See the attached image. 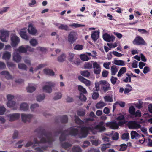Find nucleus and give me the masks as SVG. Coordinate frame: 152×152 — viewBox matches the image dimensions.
<instances>
[{"label":"nucleus","instance_id":"7ed1b4c3","mask_svg":"<svg viewBox=\"0 0 152 152\" xmlns=\"http://www.w3.org/2000/svg\"><path fill=\"white\" fill-rule=\"evenodd\" d=\"M95 129L98 130L99 132H102L106 130V128L104 126V123L101 121L99 122V124L93 127H83L81 128V131L80 134V138H83L86 137L89 131H92L94 129Z\"/></svg>","mask_w":152,"mask_h":152},{"label":"nucleus","instance_id":"6e6552de","mask_svg":"<svg viewBox=\"0 0 152 152\" xmlns=\"http://www.w3.org/2000/svg\"><path fill=\"white\" fill-rule=\"evenodd\" d=\"M77 39V34L74 31L70 32L67 36L68 41L70 44L73 43Z\"/></svg>","mask_w":152,"mask_h":152},{"label":"nucleus","instance_id":"20e7f679","mask_svg":"<svg viewBox=\"0 0 152 152\" xmlns=\"http://www.w3.org/2000/svg\"><path fill=\"white\" fill-rule=\"evenodd\" d=\"M95 84L96 90L97 91L99 90L100 85L101 86V89L105 92L110 90L111 89L110 84L105 80H101L99 82H96L95 83Z\"/></svg>","mask_w":152,"mask_h":152},{"label":"nucleus","instance_id":"a18cd8bd","mask_svg":"<svg viewBox=\"0 0 152 152\" xmlns=\"http://www.w3.org/2000/svg\"><path fill=\"white\" fill-rule=\"evenodd\" d=\"M45 97L44 94L39 95L37 97V100L38 102H40L44 99Z\"/></svg>","mask_w":152,"mask_h":152},{"label":"nucleus","instance_id":"cd10ccee","mask_svg":"<svg viewBox=\"0 0 152 152\" xmlns=\"http://www.w3.org/2000/svg\"><path fill=\"white\" fill-rule=\"evenodd\" d=\"M11 55L10 52L6 51L4 53L2 58L5 60H8L10 59Z\"/></svg>","mask_w":152,"mask_h":152},{"label":"nucleus","instance_id":"9d476101","mask_svg":"<svg viewBox=\"0 0 152 152\" xmlns=\"http://www.w3.org/2000/svg\"><path fill=\"white\" fill-rule=\"evenodd\" d=\"M33 117L31 114L22 113L21 115L22 121L24 123L29 122Z\"/></svg>","mask_w":152,"mask_h":152},{"label":"nucleus","instance_id":"6ab92c4d","mask_svg":"<svg viewBox=\"0 0 152 152\" xmlns=\"http://www.w3.org/2000/svg\"><path fill=\"white\" fill-rule=\"evenodd\" d=\"M103 38L104 40L108 42L113 41L115 39V37L114 36H110L107 34L103 35Z\"/></svg>","mask_w":152,"mask_h":152},{"label":"nucleus","instance_id":"423d86ee","mask_svg":"<svg viewBox=\"0 0 152 152\" xmlns=\"http://www.w3.org/2000/svg\"><path fill=\"white\" fill-rule=\"evenodd\" d=\"M124 123L123 121H119L118 122L116 121L108 122L106 123V125L113 129H117L119 126H122Z\"/></svg>","mask_w":152,"mask_h":152},{"label":"nucleus","instance_id":"f704fd0d","mask_svg":"<svg viewBox=\"0 0 152 152\" xmlns=\"http://www.w3.org/2000/svg\"><path fill=\"white\" fill-rule=\"evenodd\" d=\"M18 67L19 69L24 70H26L27 68L25 64L21 63L18 64Z\"/></svg>","mask_w":152,"mask_h":152},{"label":"nucleus","instance_id":"a19ab883","mask_svg":"<svg viewBox=\"0 0 152 152\" xmlns=\"http://www.w3.org/2000/svg\"><path fill=\"white\" fill-rule=\"evenodd\" d=\"M81 74L86 77H88L90 75V73L87 70L82 71L80 72Z\"/></svg>","mask_w":152,"mask_h":152},{"label":"nucleus","instance_id":"0e129e2a","mask_svg":"<svg viewBox=\"0 0 152 152\" xmlns=\"http://www.w3.org/2000/svg\"><path fill=\"white\" fill-rule=\"evenodd\" d=\"M79 98L82 101H85L86 100V96L81 93L80 94Z\"/></svg>","mask_w":152,"mask_h":152},{"label":"nucleus","instance_id":"603ef678","mask_svg":"<svg viewBox=\"0 0 152 152\" xmlns=\"http://www.w3.org/2000/svg\"><path fill=\"white\" fill-rule=\"evenodd\" d=\"M122 138L123 140H128L129 139V134L128 133H124L122 136Z\"/></svg>","mask_w":152,"mask_h":152},{"label":"nucleus","instance_id":"ea45409f","mask_svg":"<svg viewBox=\"0 0 152 152\" xmlns=\"http://www.w3.org/2000/svg\"><path fill=\"white\" fill-rule=\"evenodd\" d=\"M118 71V69L116 66L115 65L112 66L111 67V75H115Z\"/></svg>","mask_w":152,"mask_h":152},{"label":"nucleus","instance_id":"338daca9","mask_svg":"<svg viewBox=\"0 0 152 152\" xmlns=\"http://www.w3.org/2000/svg\"><path fill=\"white\" fill-rule=\"evenodd\" d=\"M110 64V62L104 63L103 64V66L104 68L108 69H110L109 66Z\"/></svg>","mask_w":152,"mask_h":152},{"label":"nucleus","instance_id":"5fc2aeb1","mask_svg":"<svg viewBox=\"0 0 152 152\" xmlns=\"http://www.w3.org/2000/svg\"><path fill=\"white\" fill-rule=\"evenodd\" d=\"M69 26H70L74 27L75 28L79 27L81 26L84 27L85 26V25L80 24L78 23H73L72 24L69 25Z\"/></svg>","mask_w":152,"mask_h":152},{"label":"nucleus","instance_id":"6e6d98bb","mask_svg":"<svg viewBox=\"0 0 152 152\" xmlns=\"http://www.w3.org/2000/svg\"><path fill=\"white\" fill-rule=\"evenodd\" d=\"M90 144V143L89 141H86L84 142L83 144L82 145V147L83 148H85L89 146Z\"/></svg>","mask_w":152,"mask_h":152},{"label":"nucleus","instance_id":"393cba45","mask_svg":"<svg viewBox=\"0 0 152 152\" xmlns=\"http://www.w3.org/2000/svg\"><path fill=\"white\" fill-rule=\"evenodd\" d=\"M130 134L131 138L132 139H137L140 137V135L135 131H132Z\"/></svg>","mask_w":152,"mask_h":152},{"label":"nucleus","instance_id":"5701e85b","mask_svg":"<svg viewBox=\"0 0 152 152\" xmlns=\"http://www.w3.org/2000/svg\"><path fill=\"white\" fill-rule=\"evenodd\" d=\"M78 79L81 82L85 84L87 86H89L91 85V82L89 80H87L81 76L78 77Z\"/></svg>","mask_w":152,"mask_h":152},{"label":"nucleus","instance_id":"8fccbe9b","mask_svg":"<svg viewBox=\"0 0 152 152\" xmlns=\"http://www.w3.org/2000/svg\"><path fill=\"white\" fill-rule=\"evenodd\" d=\"M78 88L80 92L84 94H86L87 92L86 89L81 86H78Z\"/></svg>","mask_w":152,"mask_h":152},{"label":"nucleus","instance_id":"473e14b6","mask_svg":"<svg viewBox=\"0 0 152 152\" xmlns=\"http://www.w3.org/2000/svg\"><path fill=\"white\" fill-rule=\"evenodd\" d=\"M30 44L33 47H35L38 44L37 40L34 38L31 39L29 41Z\"/></svg>","mask_w":152,"mask_h":152},{"label":"nucleus","instance_id":"0eeeda50","mask_svg":"<svg viewBox=\"0 0 152 152\" xmlns=\"http://www.w3.org/2000/svg\"><path fill=\"white\" fill-rule=\"evenodd\" d=\"M0 39L3 42H7L9 36L10 31L2 29L0 30Z\"/></svg>","mask_w":152,"mask_h":152},{"label":"nucleus","instance_id":"052dcab7","mask_svg":"<svg viewBox=\"0 0 152 152\" xmlns=\"http://www.w3.org/2000/svg\"><path fill=\"white\" fill-rule=\"evenodd\" d=\"M7 66L9 67H15L16 66L15 64L12 62L7 61Z\"/></svg>","mask_w":152,"mask_h":152},{"label":"nucleus","instance_id":"1a4fd4ad","mask_svg":"<svg viewBox=\"0 0 152 152\" xmlns=\"http://www.w3.org/2000/svg\"><path fill=\"white\" fill-rule=\"evenodd\" d=\"M10 44L12 47H15L20 43V40L19 38L15 34H13L11 37Z\"/></svg>","mask_w":152,"mask_h":152},{"label":"nucleus","instance_id":"a211bd4d","mask_svg":"<svg viewBox=\"0 0 152 152\" xmlns=\"http://www.w3.org/2000/svg\"><path fill=\"white\" fill-rule=\"evenodd\" d=\"M21 56L19 53L14 50L13 54V61L17 63L20 62L21 61Z\"/></svg>","mask_w":152,"mask_h":152},{"label":"nucleus","instance_id":"c85d7f7f","mask_svg":"<svg viewBox=\"0 0 152 152\" xmlns=\"http://www.w3.org/2000/svg\"><path fill=\"white\" fill-rule=\"evenodd\" d=\"M44 72L45 74L48 75L53 76L55 75L53 71L50 69H44Z\"/></svg>","mask_w":152,"mask_h":152},{"label":"nucleus","instance_id":"bf43d9fd","mask_svg":"<svg viewBox=\"0 0 152 152\" xmlns=\"http://www.w3.org/2000/svg\"><path fill=\"white\" fill-rule=\"evenodd\" d=\"M24 62L29 66L31 65V62L30 59L28 58H25L24 59Z\"/></svg>","mask_w":152,"mask_h":152},{"label":"nucleus","instance_id":"dca6fc26","mask_svg":"<svg viewBox=\"0 0 152 152\" xmlns=\"http://www.w3.org/2000/svg\"><path fill=\"white\" fill-rule=\"evenodd\" d=\"M93 66L94 73L97 75L99 74L101 71V67L100 65L97 62H95L93 64Z\"/></svg>","mask_w":152,"mask_h":152},{"label":"nucleus","instance_id":"13d9d810","mask_svg":"<svg viewBox=\"0 0 152 152\" xmlns=\"http://www.w3.org/2000/svg\"><path fill=\"white\" fill-rule=\"evenodd\" d=\"M112 137L113 140H118L119 138L118 134L116 132L112 134Z\"/></svg>","mask_w":152,"mask_h":152},{"label":"nucleus","instance_id":"39448f33","mask_svg":"<svg viewBox=\"0 0 152 152\" xmlns=\"http://www.w3.org/2000/svg\"><path fill=\"white\" fill-rule=\"evenodd\" d=\"M56 85V84L55 82L50 81L46 82L42 87V90L45 92L51 93L52 92V88L54 87Z\"/></svg>","mask_w":152,"mask_h":152},{"label":"nucleus","instance_id":"58836bf2","mask_svg":"<svg viewBox=\"0 0 152 152\" xmlns=\"http://www.w3.org/2000/svg\"><path fill=\"white\" fill-rule=\"evenodd\" d=\"M110 144L109 143L103 144L101 145V150L102 151H105L106 149L110 147Z\"/></svg>","mask_w":152,"mask_h":152},{"label":"nucleus","instance_id":"de8ad7c7","mask_svg":"<svg viewBox=\"0 0 152 152\" xmlns=\"http://www.w3.org/2000/svg\"><path fill=\"white\" fill-rule=\"evenodd\" d=\"M61 30H64L66 31L69 30V29L68 26L66 25L61 24L59 29Z\"/></svg>","mask_w":152,"mask_h":152},{"label":"nucleus","instance_id":"4c0bfd02","mask_svg":"<svg viewBox=\"0 0 152 152\" xmlns=\"http://www.w3.org/2000/svg\"><path fill=\"white\" fill-rule=\"evenodd\" d=\"M73 152H82V150L78 146H74L72 148Z\"/></svg>","mask_w":152,"mask_h":152},{"label":"nucleus","instance_id":"f257e3e1","mask_svg":"<svg viewBox=\"0 0 152 152\" xmlns=\"http://www.w3.org/2000/svg\"><path fill=\"white\" fill-rule=\"evenodd\" d=\"M38 137L40 139L39 141H38L36 138H34L33 139L34 145L32 148L36 152H43V151L46 150L48 148L47 146L40 145V144H44L47 142L50 143L54 141L50 133H44L41 135V137Z\"/></svg>","mask_w":152,"mask_h":152},{"label":"nucleus","instance_id":"f03ea898","mask_svg":"<svg viewBox=\"0 0 152 152\" xmlns=\"http://www.w3.org/2000/svg\"><path fill=\"white\" fill-rule=\"evenodd\" d=\"M78 130L76 128H70L68 131H65L64 133H62L59 137L60 144L65 149H66L72 146V144L69 143L62 142L66 140V136L69 135L71 136H75L78 132Z\"/></svg>","mask_w":152,"mask_h":152},{"label":"nucleus","instance_id":"79ce46f5","mask_svg":"<svg viewBox=\"0 0 152 152\" xmlns=\"http://www.w3.org/2000/svg\"><path fill=\"white\" fill-rule=\"evenodd\" d=\"M127 87L126 88L124 89V93L125 94H126L129 93L132 90V87L129 84H127L126 85Z\"/></svg>","mask_w":152,"mask_h":152},{"label":"nucleus","instance_id":"b1692460","mask_svg":"<svg viewBox=\"0 0 152 152\" xmlns=\"http://www.w3.org/2000/svg\"><path fill=\"white\" fill-rule=\"evenodd\" d=\"M17 53H24L27 52V49L26 47H24L23 45L20 46L18 48L15 50Z\"/></svg>","mask_w":152,"mask_h":152},{"label":"nucleus","instance_id":"4be33fe9","mask_svg":"<svg viewBox=\"0 0 152 152\" xmlns=\"http://www.w3.org/2000/svg\"><path fill=\"white\" fill-rule=\"evenodd\" d=\"M20 110L26 111L28 110L29 106L27 103L23 102L20 104Z\"/></svg>","mask_w":152,"mask_h":152},{"label":"nucleus","instance_id":"680f3d73","mask_svg":"<svg viewBox=\"0 0 152 152\" xmlns=\"http://www.w3.org/2000/svg\"><path fill=\"white\" fill-rule=\"evenodd\" d=\"M6 111V109L3 106H0V115H3Z\"/></svg>","mask_w":152,"mask_h":152},{"label":"nucleus","instance_id":"3c124183","mask_svg":"<svg viewBox=\"0 0 152 152\" xmlns=\"http://www.w3.org/2000/svg\"><path fill=\"white\" fill-rule=\"evenodd\" d=\"M80 59L84 61H87L89 60L88 57L85 54H82L80 56Z\"/></svg>","mask_w":152,"mask_h":152},{"label":"nucleus","instance_id":"7c9ffc66","mask_svg":"<svg viewBox=\"0 0 152 152\" xmlns=\"http://www.w3.org/2000/svg\"><path fill=\"white\" fill-rule=\"evenodd\" d=\"M113 97L112 95H107L104 97V101L105 102H113Z\"/></svg>","mask_w":152,"mask_h":152},{"label":"nucleus","instance_id":"09e8293b","mask_svg":"<svg viewBox=\"0 0 152 152\" xmlns=\"http://www.w3.org/2000/svg\"><path fill=\"white\" fill-rule=\"evenodd\" d=\"M68 118L66 115H64L61 118V121L62 123H66L68 121Z\"/></svg>","mask_w":152,"mask_h":152},{"label":"nucleus","instance_id":"ddd939ff","mask_svg":"<svg viewBox=\"0 0 152 152\" xmlns=\"http://www.w3.org/2000/svg\"><path fill=\"white\" fill-rule=\"evenodd\" d=\"M28 32L31 35L35 36L37 34V30L33 24L30 23L28 26Z\"/></svg>","mask_w":152,"mask_h":152},{"label":"nucleus","instance_id":"69168bd1","mask_svg":"<svg viewBox=\"0 0 152 152\" xmlns=\"http://www.w3.org/2000/svg\"><path fill=\"white\" fill-rule=\"evenodd\" d=\"M93 64L89 63H88L85 65V67L87 69H90L92 68Z\"/></svg>","mask_w":152,"mask_h":152},{"label":"nucleus","instance_id":"c9c22d12","mask_svg":"<svg viewBox=\"0 0 152 152\" xmlns=\"http://www.w3.org/2000/svg\"><path fill=\"white\" fill-rule=\"evenodd\" d=\"M126 71V67H123L121 68L117 74L118 77L121 76L122 74L125 73Z\"/></svg>","mask_w":152,"mask_h":152},{"label":"nucleus","instance_id":"412c9836","mask_svg":"<svg viewBox=\"0 0 152 152\" xmlns=\"http://www.w3.org/2000/svg\"><path fill=\"white\" fill-rule=\"evenodd\" d=\"M7 105L9 107H13V109L14 110H16L17 108L16 102L14 101H8Z\"/></svg>","mask_w":152,"mask_h":152},{"label":"nucleus","instance_id":"9b49d317","mask_svg":"<svg viewBox=\"0 0 152 152\" xmlns=\"http://www.w3.org/2000/svg\"><path fill=\"white\" fill-rule=\"evenodd\" d=\"M68 60L73 64L78 65L80 63L79 60L75 58V54L72 53H69Z\"/></svg>","mask_w":152,"mask_h":152},{"label":"nucleus","instance_id":"e2e57ef3","mask_svg":"<svg viewBox=\"0 0 152 152\" xmlns=\"http://www.w3.org/2000/svg\"><path fill=\"white\" fill-rule=\"evenodd\" d=\"M74 49L77 50H81L83 49V46L81 45H75Z\"/></svg>","mask_w":152,"mask_h":152},{"label":"nucleus","instance_id":"a878e982","mask_svg":"<svg viewBox=\"0 0 152 152\" xmlns=\"http://www.w3.org/2000/svg\"><path fill=\"white\" fill-rule=\"evenodd\" d=\"M36 89V86L33 84H30L26 88L27 91L28 92L32 93Z\"/></svg>","mask_w":152,"mask_h":152},{"label":"nucleus","instance_id":"f3484780","mask_svg":"<svg viewBox=\"0 0 152 152\" xmlns=\"http://www.w3.org/2000/svg\"><path fill=\"white\" fill-rule=\"evenodd\" d=\"M20 114L19 113H12L9 114L7 117L10 121H12L18 119L20 117Z\"/></svg>","mask_w":152,"mask_h":152},{"label":"nucleus","instance_id":"2eb2a0df","mask_svg":"<svg viewBox=\"0 0 152 152\" xmlns=\"http://www.w3.org/2000/svg\"><path fill=\"white\" fill-rule=\"evenodd\" d=\"M19 34L21 37L26 41H28L29 39V36L26 34V29L25 28L21 29L20 31Z\"/></svg>","mask_w":152,"mask_h":152},{"label":"nucleus","instance_id":"bb28decb","mask_svg":"<svg viewBox=\"0 0 152 152\" xmlns=\"http://www.w3.org/2000/svg\"><path fill=\"white\" fill-rule=\"evenodd\" d=\"M99 31H95L91 35V37L92 39L94 41H96L97 40L99 37Z\"/></svg>","mask_w":152,"mask_h":152},{"label":"nucleus","instance_id":"774afa93","mask_svg":"<svg viewBox=\"0 0 152 152\" xmlns=\"http://www.w3.org/2000/svg\"><path fill=\"white\" fill-rule=\"evenodd\" d=\"M88 152H100V151L98 149H95L93 148H91L88 150Z\"/></svg>","mask_w":152,"mask_h":152},{"label":"nucleus","instance_id":"e433bc0d","mask_svg":"<svg viewBox=\"0 0 152 152\" xmlns=\"http://www.w3.org/2000/svg\"><path fill=\"white\" fill-rule=\"evenodd\" d=\"M61 93L60 92H56L55 94L53 99L55 100H58L61 99L62 97Z\"/></svg>","mask_w":152,"mask_h":152},{"label":"nucleus","instance_id":"2f4dec72","mask_svg":"<svg viewBox=\"0 0 152 152\" xmlns=\"http://www.w3.org/2000/svg\"><path fill=\"white\" fill-rule=\"evenodd\" d=\"M66 58V54L64 53H62L58 57V61L60 62H63L65 61Z\"/></svg>","mask_w":152,"mask_h":152},{"label":"nucleus","instance_id":"864d4df0","mask_svg":"<svg viewBox=\"0 0 152 152\" xmlns=\"http://www.w3.org/2000/svg\"><path fill=\"white\" fill-rule=\"evenodd\" d=\"M46 66L47 64H40L34 70L37 71L38 69H40L41 68L44 67Z\"/></svg>","mask_w":152,"mask_h":152},{"label":"nucleus","instance_id":"aec40b11","mask_svg":"<svg viewBox=\"0 0 152 152\" xmlns=\"http://www.w3.org/2000/svg\"><path fill=\"white\" fill-rule=\"evenodd\" d=\"M0 74L5 77L8 80L12 79L14 77L10 74L9 72L7 71H3L0 72Z\"/></svg>","mask_w":152,"mask_h":152},{"label":"nucleus","instance_id":"37998d69","mask_svg":"<svg viewBox=\"0 0 152 152\" xmlns=\"http://www.w3.org/2000/svg\"><path fill=\"white\" fill-rule=\"evenodd\" d=\"M129 112L131 115H134L135 112V109L134 106H131L129 109Z\"/></svg>","mask_w":152,"mask_h":152},{"label":"nucleus","instance_id":"c03bdc74","mask_svg":"<svg viewBox=\"0 0 152 152\" xmlns=\"http://www.w3.org/2000/svg\"><path fill=\"white\" fill-rule=\"evenodd\" d=\"M39 106V105L37 103H34L31 105L30 106V109L31 110L34 112V111L35 109L37 108Z\"/></svg>","mask_w":152,"mask_h":152},{"label":"nucleus","instance_id":"72a5a7b5","mask_svg":"<svg viewBox=\"0 0 152 152\" xmlns=\"http://www.w3.org/2000/svg\"><path fill=\"white\" fill-rule=\"evenodd\" d=\"M114 63L118 66H124L125 65L124 61L122 60H115L114 61Z\"/></svg>","mask_w":152,"mask_h":152},{"label":"nucleus","instance_id":"f8f14e48","mask_svg":"<svg viewBox=\"0 0 152 152\" xmlns=\"http://www.w3.org/2000/svg\"><path fill=\"white\" fill-rule=\"evenodd\" d=\"M129 128L130 129H138L140 128V125L135 121H132L129 122L128 124Z\"/></svg>","mask_w":152,"mask_h":152},{"label":"nucleus","instance_id":"4468645a","mask_svg":"<svg viewBox=\"0 0 152 152\" xmlns=\"http://www.w3.org/2000/svg\"><path fill=\"white\" fill-rule=\"evenodd\" d=\"M133 43L134 45H145L146 44L143 38L140 36L136 37L133 41Z\"/></svg>","mask_w":152,"mask_h":152},{"label":"nucleus","instance_id":"49530a36","mask_svg":"<svg viewBox=\"0 0 152 152\" xmlns=\"http://www.w3.org/2000/svg\"><path fill=\"white\" fill-rule=\"evenodd\" d=\"M75 121L76 123L79 124H83L84 122L80 119L77 116H75Z\"/></svg>","mask_w":152,"mask_h":152},{"label":"nucleus","instance_id":"4d7b16f0","mask_svg":"<svg viewBox=\"0 0 152 152\" xmlns=\"http://www.w3.org/2000/svg\"><path fill=\"white\" fill-rule=\"evenodd\" d=\"M6 98L8 101H11L14 98V96L12 94H8L7 95Z\"/></svg>","mask_w":152,"mask_h":152},{"label":"nucleus","instance_id":"c756f323","mask_svg":"<svg viewBox=\"0 0 152 152\" xmlns=\"http://www.w3.org/2000/svg\"><path fill=\"white\" fill-rule=\"evenodd\" d=\"M106 105V104L103 101H100L97 103L96 105V107L98 109H102Z\"/></svg>","mask_w":152,"mask_h":152}]
</instances>
